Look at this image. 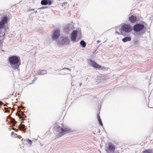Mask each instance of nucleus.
Returning a JSON list of instances; mask_svg holds the SVG:
<instances>
[{
	"mask_svg": "<svg viewBox=\"0 0 153 153\" xmlns=\"http://www.w3.org/2000/svg\"><path fill=\"white\" fill-rule=\"evenodd\" d=\"M116 32L117 33H118V34H119V33H118V32Z\"/></svg>",
	"mask_w": 153,
	"mask_h": 153,
	"instance_id": "26",
	"label": "nucleus"
},
{
	"mask_svg": "<svg viewBox=\"0 0 153 153\" xmlns=\"http://www.w3.org/2000/svg\"><path fill=\"white\" fill-rule=\"evenodd\" d=\"M69 40L68 37L65 36H62L59 39L58 42L59 45H64L65 44L68 43Z\"/></svg>",
	"mask_w": 153,
	"mask_h": 153,
	"instance_id": "5",
	"label": "nucleus"
},
{
	"mask_svg": "<svg viewBox=\"0 0 153 153\" xmlns=\"http://www.w3.org/2000/svg\"><path fill=\"white\" fill-rule=\"evenodd\" d=\"M11 67L14 69L18 68L21 65V59L18 56L11 55L8 59Z\"/></svg>",
	"mask_w": 153,
	"mask_h": 153,
	"instance_id": "1",
	"label": "nucleus"
},
{
	"mask_svg": "<svg viewBox=\"0 0 153 153\" xmlns=\"http://www.w3.org/2000/svg\"><path fill=\"white\" fill-rule=\"evenodd\" d=\"M91 65L95 68H98L100 70H104L106 69L104 67H102L100 65L97 64L95 62L92 60H90Z\"/></svg>",
	"mask_w": 153,
	"mask_h": 153,
	"instance_id": "7",
	"label": "nucleus"
},
{
	"mask_svg": "<svg viewBox=\"0 0 153 153\" xmlns=\"http://www.w3.org/2000/svg\"><path fill=\"white\" fill-rule=\"evenodd\" d=\"M136 16H132L129 18V21L132 23H134L137 21Z\"/></svg>",
	"mask_w": 153,
	"mask_h": 153,
	"instance_id": "14",
	"label": "nucleus"
},
{
	"mask_svg": "<svg viewBox=\"0 0 153 153\" xmlns=\"http://www.w3.org/2000/svg\"><path fill=\"white\" fill-rule=\"evenodd\" d=\"M60 30L59 29L54 30L52 35V38L53 40L57 39L60 36Z\"/></svg>",
	"mask_w": 153,
	"mask_h": 153,
	"instance_id": "3",
	"label": "nucleus"
},
{
	"mask_svg": "<svg viewBox=\"0 0 153 153\" xmlns=\"http://www.w3.org/2000/svg\"><path fill=\"white\" fill-rule=\"evenodd\" d=\"M22 128H24L25 127V126L24 125H22Z\"/></svg>",
	"mask_w": 153,
	"mask_h": 153,
	"instance_id": "23",
	"label": "nucleus"
},
{
	"mask_svg": "<svg viewBox=\"0 0 153 153\" xmlns=\"http://www.w3.org/2000/svg\"><path fill=\"white\" fill-rule=\"evenodd\" d=\"M97 118L98 120H100V119H101L99 114H97Z\"/></svg>",
	"mask_w": 153,
	"mask_h": 153,
	"instance_id": "22",
	"label": "nucleus"
},
{
	"mask_svg": "<svg viewBox=\"0 0 153 153\" xmlns=\"http://www.w3.org/2000/svg\"><path fill=\"white\" fill-rule=\"evenodd\" d=\"M18 114V116L19 117V118L21 119L23 118H24V116L25 115L23 112L20 110H19V111Z\"/></svg>",
	"mask_w": 153,
	"mask_h": 153,
	"instance_id": "15",
	"label": "nucleus"
},
{
	"mask_svg": "<svg viewBox=\"0 0 153 153\" xmlns=\"http://www.w3.org/2000/svg\"><path fill=\"white\" fill-rule=\"evenodd\" d=\"M9 20L7 16L3 17L0 21V29L3 28L5 26V24H7Z\"/></svg>",
	"mask_w": 153,
	"mask_h": 153,
	"instance_id": "4",
	"label": "nucleus"
},
{
	"mask_svg": "<svg viewBox=\"0 0 153 153\" xmlns=\"http://www.w3.org/2000/svg\"><path fill=\"white\" fill-rule=\"evenodd\" d=\"M14 134V132H12L11 133V134H12V135H13V134Z\"/></svg>",
	"mask_w": 153,
	"mask_h": 153,
	"instance_id": "24",
	"label": "nucleus"
},
{
	"mask_svg": "<svg viewBox=\"0 0 153 153\" xmlns=\"http://www.w3.org/2000/svg\"><path fill=\"white\" fill-rule=\"evenodd\" d=\"M77 31L74 30L71 33V38L72 41L75 42L76 41V38L77 36Z\"/></svg>",
	"mask_w": 153,
	"mask_h": 153,
	"instance_id": "10",
	"label": "nucleus"
},
{
	"mask_svg": "<svg viewBox=\"0 0 153 153\" xmlns=\"http://www.w3.org/2000/svg\"><path fill=\"white\" fill-rule=\"evenodd\" d=\"M7 121L8 123H11L14 124L16 123L14 119L12 118L10 115H9L7 118Z\"/></svg>",
	"mask_w": 153,
	"mask_h": 153,
	"instance_id": "13",
	"label": "nucleus"
},
{
	"mask_svg": "<svg viewBox=\"0 0 153 153\" xmlns=\"http://www.w3.org/2000/svg\"><path fill=\"white\" fill-rule=\"evenodd\" d=\"M117 153H119L118 152H117Z\"/></svg>",
	"mask_w": 153,
	"mask_h": 153,
	"instance_id": "27",
	"label": "nucleus"
},
{
	"mask_svg": "<svg viewBox=\"0 0 153 153\" xmlns=\"http://www.w3.org/2000/svg\"><path fill=\"white\" fill-rule=\"evenodd\" d=\"M53 130L56 132V135L58 137L62 136L70 131L69 129L67 128L63 127L62 128L61 126L57 125L55 126Z\"/></svg>",
	"mask_w": 153,
	"mask_h": 153,
	"instance_id": "2",
	"label": "nucleus"
},
{
	"mask_svg": "<svg viewBox=\"0 0 153 153\" xmlns=\"http://www.w3.org/2000/svg\"><path fill=\"white\" fill-rule=\"evenodd\" d=\"M122 30L127 33H129L132 30V28L131 26L128 24H125L122 26Z\"/></svg>",
	"mask_w": 153,
	"mask_h": 153,
	"instance_id": "6",
	"label": "nucleus"
},
{
	"mask_svg": "<svg viewBox=\"0 0 153 153\" xmlns=\"http://www.w3.org/2000/svg\"><path fill=\"white\" fill-rule=\"evenodd\" d=\"M67 70H68L69 71H71V69H70L66 68H63L62 69V73L64 74H67V73L66 72Z\"/></svg>",
	"mask_w": 153,
	"mask_h": 153,
	"instance_id": "17",
	"label": "nucleus"
},
{
	"mask_svg": "<svg viewBox=\"0 0 153 153\" xmlns=\"http://www.w3.org/2000/svg\"><path fill=\"white\" fill-rule=\"evenodd\" d=\"M107 151L114 152L115 149V147L113 144L109 143L106 147Z\"/></svg>",
	"mask_w": 153,
	"mask_h": 153,
	"instance_id": "9",
	"label": "nucleus"
},
{
	"mask_svg": "<svg viewBox=\"0 0 153 153\" xmlns=\"http://www.w3.org/2000/svg\"><path fill=\"white\" fill-rule=\"evenodd\" d=\"M144 27V26L142 24H136L133 27L134 30L136 32L142 30Z\"/></svg>",
	"mask_w": 153,
	"mask_h": 153,
	"instance_id": "8",
	"label": "nucleus"
},
{
	"mask_svg": "<svg viewBox=\"0 0 153 153\" xmlns=\"http://www.w3.org/2000/svg\"><path fill=\"white\" fill-rule=\"evenodd\" d=\"M27 141L29 144L30 145H31L32 144V142L31 140H27Z\"/></svg>",
	"mask_w": 153,
	"mask_h": 153,
	"instance_id": "21",
	"label": "nucleus"
},
{
	"mask_svg": "<svg viewBox=\"0 0 153 153\" xmlns=\"http://www.w3.org/2000/svg\"><path fill=\"white\" fill-rule=\"evenodd\" d=\"M13 130H14L15 131H16V130H17V129H14V128H13Z\"/></svg>",
	"mask_w": 153,
	"mask_h": 153,
	"instance_id": "25",
	"label": "nucleus"
},
{
	"mask_svg": "<svg viewBox=\"0 0 153 153\" xmlns=\"http://www.w3.org/2000/svg\"><path fill=\"white\" fill-rule=\"evenodd\" d=\"M80 44L82 46L83 48H85L86 46V43L84 41L82 40L80 42Z\"/></svg>",
	"mask_w": 153,
	"mask_h": 153,
	"instance_id": "18",
	"label": "nucleus"
},
{
	"mask_svg": "<svg viewBox=\"0 0 153 153\" xmlns=\"http://www.w3.org/2000/svg\"><path fill=\"white\" fill-rule=\"evenodd\" d=\"M98 121L99 122V124L101 126H103V124H102V121L101 120V119H100V120H98Z\"/></svg>",
	"mask_w": 153,
	"mask_h": 153,
	"instance_id": "19",
	"label": "nucleus"
},
{
	"mask_svg": "<svg viewBox=\"0 0 153 153\" xmlns=\"http://www.w3.org/2000/svg\"><path fill=\"white\" fill-rule=\"evenodd\" d=\"M5 38V33L3 34L0 33V47L3 46V43Z\"/></svg>",
	"mask_w": 153,
	"mask_h": 153,
	"instance_id": "12",
	"label": "nucleus"
},
{
	"mask_svg": "<svg viewBox=\"0 0 153 153\" xmlns=\"http://www.w3.org/2000/svg\"><path fill=\"white\" fill-rule=\"evenodd\" d=\"M53 2V1L51 0H42L41 1V4L43 5H51Z\"/></svg>",
	"mask_w": 153,
	"mask_h": 153,
	"instance_id": "11",
	"label": "nucleus"
},
{
	"mask_svg": "<svg viewBox=\"0 0 153 153\" xmlns=\"http://www.w3.org/2000/svg\"><path fill=\"white\" fill-rule=\"evenodd\" d=\"M131 39L130 37H125L122 39V40L123 42H126L131 41Z\"/></svg>",
	"mask_w": 153,
	"mask_h": 153,
	"instance_id": "16",
	"label": "nucleus"
},
{
	"mask_svg": "<svg viewBox=\"0 0 153 153\" xmlns=\"http://www.w3.org/2000/svg\"><path fill=\"white\" fill-rule=\"evenodd\" d=\"M17 137L19 138V139L21 140H23V138H22V137H21L20 135H17Z\"/></svg>",
	"mask_w": 153,
	"mask_h": 153,
	"instance_id": "20",
	"label": "nucleus"
}]
</instances>
